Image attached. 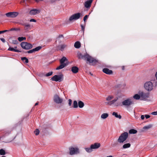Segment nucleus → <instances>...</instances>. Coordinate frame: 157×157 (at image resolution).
<instances>
[{
  "label": "nucleus",
  "instance_id": "f257e3e1",
  "mask_svg": "<svg viewBox=\"0 0 157 157\" xmlns=\"http://www.w3.org/2000/svg\"><path fill=\"white\" fill-rule=\"evenodd\" d=\"M128 133L124 132L121 133L117 139V142L120 143H123L128 137Z\"/></svg>",
  "mask_w": 157,
  "mask_h": 157
},
{
  "label": "nucleus",
  "instance_id": "f03ea898",
  "mask_svg": "<svg viewBox=\"0 0 157 157\" xmlns=\"http://www.w3.org/2000/svg\"><path fill=\"white\" fill-rule=\"evenodd\" d=\"M118 99V98L117 97L116 98L112 101L105 102V104L107 105L110 106L114 105V106L117 107L120 105V103L118 102L115 103V102L117 101Z\"/></svg>",
  "mask_w": 157,
  "mask_h": 157
},
{
  "label": "nucleus",
  "instance_id": "7ed1b4c3",
  "mask_svg": "<svg viewBox=\"0 0 157 157\" xmlns=\"http://www.w3.org/2000/svg\"><path fill=\"white\" fill-rule=\"evenodd\" d=\"M86 60L89 62V64L91 65H94L98 62L97 60L89 55H88Z\"/></svg>",
  "mask_w": 157,
  "mask_h": 157
},
{
  "label": "nucleus",
  "instance_id": "20e7f679",
  "mask_svg": "<svg viewBox=\"0 0 157 157\" xmlns=\"http://www.w3.org/2000/svg\"><path fill=\"white\" fill-rule=\"evenodd\" d=\"M82 16V14L81 13H78L71 16L69 17V20L70 21L76 20L79 19Z\"/></svg>",
  "mask_w": 157,
  "mask_h": 157
},
{
  "label": "nucleus",
  "instance_id": "39448f33",
  "mask_svg": "<svg viewBox=\"0 0 157 157\" xmlns=\"http://www.w3.org/2000/svg\"><path fill=\"white\" fill-rule=\"evenodd\" d=\"M133 104V101L130 98H128L122 102V105L126 107H128Z\"/></svg>",
  "mask_w": 157,
  "mask_h": 157
},
{
  "label": "nucleus",
  "instance_id": "423d86ee",
  "mask_svg": "<svg viewBox=\"0 0 157 157\" xmlns=\"http://www.w3.org/2000/svg\"><path fill=\"white\" fill-rule=\"evenodd\" d=\"M21 45L23 49L28 50L31 48L33 47L32 45L26 42H22Z\"/></svg>",
  "mask_w": 157,
  "mask_h": 157
},
{
  "label": "nucleus",
  "instance_id": "0eeeda50",
  "mask_svg": "<svg viewBox=\"0 0 157 157\" xmlns=\"http://www.w3.org/2000/svg\"><path fill=\"white\" fill-rule=\"evenodd\" d=\"M63 75L62 74H61L59 75H54L52 78L51 79L52 81L60 82L63 80Z\"/></svg>",
  "mask_w": 157,
  "mask_h": 157
},
{
  "label": "nucleus",
  "instance_id": "6e6552de",
  "mask_svg": "<svg viewBox=\"0 0 157 157\" xmlns=\"http://www.w3.org/2000/svg\"><path fill=\"white\" fill-rule=\"evenodd\" d=\"M144 87L145 89L148 91L153 89V85L151 82H147L144 84Z\"/></svg>",
  "mask_w": 157,
  "mask_h": 157
},
{
  "label": "nucleus",
  "instance_id": "1a4fd4ad",
  "mask_svg": "<svg viewBox=\"0 0 157 157\" xmlns=\"http://www.w3.org/2000/svg\"><path fill=\"white\" fill-rule=\"evenodd\" d=\"M54 101L57 104H60L63 101V99L60 98L57 94L54 95L53 98Z\"/></svg>",
  "mask_w": 157,
  "mask_h": 157
},
{
  "label": "nucleus",
  "instance_id": "9d476101",
  "mask_svg": "<svg viewBox=\"0 0 157 157\" xmlns=\"http://www.w3.org/2000/svg\"><path fill=\"white\" fill-rule=\"evenodd\" d=\"M18 14L17 12H13L7 13L6 14V16L9 17L14 18L17 17Z\"/></svg>",
  "mask_w": 157,
  "mask_h": 157
},
{
  "label": "nucleus",
  "instance_id": "9b49d317",
  "mask_svg": "<svg viewBox=\"0 0 157 157\" xmlns=\"http://www.w3.org/2000/svg\"><path fill=\"white\" fill-rule=\"evenodd\" d=\"M139 94L140 96V98L143 100H145L149 97V93H146L143 92H139Z\"/></svg>",
  "mask_w": 157,
  "mask_h": 157
},
{
  "label": "nucleus",
  "instance_id": "f8f14e48",
  "mask_svg": "<svg viewBox=\"0 0 157 157\" xmlns=\"http://www.w3.org/2000/svg\"><path fill=\"white\" fill-rule=\"evenodd\" d=\"M70 154L71 155H73L74 154H77L79 153L78 149L77 148H74L71 147L69 148Z\"/></svg>",
  "mask_w": 157,
  "mask_h": 157
},
{
  "label": "nucleus",
  "instance_id": "ddd939ff",
  "mask_svg": "<svg viewBox=\"0 0 157 157\" xmlns=\"http://www.w3.org/2000/svg\"><path fill=\"white\" fill-rule=\"evenodd\" d=\"M67 47V45L64 44H61L56 46L57 50L63 51Z\"/></svg>",
  "mask_w": 157,
  "mask_h": 157
},
{
  "label": "nucleus",
  "instance_id": "4468645a",
  "mask_svg": "<svg viewBox=\"0 0 157 157\" xmlns=\"http://www.w3.org/2000/svg\"><path fill=\"white\" fill-rule=\"evenodd\" d=\"M88 55L87 54L82 55L81 53H78V56L79 59H83L86 60Z\"/></svg>",
  "mask_w": 157,
  "mask_h": 157
},
{
  "label": "nucleus",
  "instance_id": "2eb2a0df",
  "mask_svg": "<svg viewBox=\"0 0 157 157\" xmlns=\"http://www.w3.org/2000/svg\"><path fill=\"white\" fill-rule=\"evenodd\" d=\"M42 48V47L39 46L34 48L30 50L27 52L29 53H32L38 51L40 50Z\"/></svg>",
  "mask_w": 157,
  "mask_h": 157
},
{
  "label": "nucleus",
  "instance_id": "dca6fc26",
  "mask_svg": "<svg viewBox=\"0 0 157 157\" xmlns=\"http://www.w3.org/2000/svg\"><path fill=\"white\" fill-rule=\"evenodd\" d=\"M102 71L108 75H112L113 73V71L112 70H110L107 68H104L102 69Z\"/></svg>",
  "mask_w": 157,
  "mask_h": 157
},
{
  "label": "nucleus",
  "instance_id": "f3484780",
  "mask_svg": "<svg viewBox=\"0 0 157 157\" xmlns=\"http://www.w3.org/2000/svg\"><path fill=\"white\" fill-rule=\"evenodd\" d=\"M40 11L37 9H33L30 11L29 13L31 15H34L39 13Z\"/></svg>",
  "mask_w": 157,
  "mask_h": 157
},
{
  "label": "nucleus",
  "instance_id": "a211bd4d",
  "mask_svg": "<svg viewBox=\"0 0 157 157\" xmlns=\"http://www.w3.org/2000/svg\"><path fill=\"white\" fill-rule=\"evenodd\" d=\"M93 0H89L86 2L84 3L85 6L86 8H89L90 7Z\"/></svg>",
  "mask_w": 157,
  "mask_h": 157
},
{
  "label": "nucleus",
  "instance_id": "6ab92c4d",
  "mask_svg": "<svg viewBox=\"0 0 157 157\" xmlns=\"http://www.w3.org/2000/svg\"><path fill=\"white\" fill-rule=\"evenodd\" d=\"M92 149H96L100 146V144L99 143H95L94 144H92L91 145Z\"/></svg>",
  "mask_w": 157,
  "mask_h": 157
},
{
  "label": "nucleus",
  "instance_id": "aec40b11",
  "mask_svg": "<svg viewBox=\"0 0 157 157\" xmlns=\"http://www.w3.org/2000/svg\"><path fill=\"white\" fill-rule=\"evenodd\" d=\"M21 25H22L24 26V29H25L27 31L29 30L30 29V25L29 24H21L20 23Z\"/></svg>",
  "mask_w": 157,
  "mask_h": 157
},
{
  "label": "nucleus",
  "instance_id": "412c9836",
  "mask_svg": "<svg viewBox=\"0 0 157 157\" xmlns=\"http://www.w3.org/2000/svg\"><path fill=\"white\" fill-rule=\"evenodd\" d=\"M78 71V68L76 66H74L71 68V71L74 73H77Z\"/></svg>",
  "mask_w": 157,
  "mask_h": 157
},
{
  "label": "nucleus",
  "instance_id": "4be33fe9",
  "mask_svg": "<svg viewBox=\"0 0 157 157\" xmlns=\"http://www.w3.org/2000/svg\"><path fill=\"white\" fill-rule=\"evenodd\" d=\"M67 65L66 63H61L60 65L56 68V70L62 69L66 67Z\"/></svg>",
  "mask_w": 157,
  "mask_h": 157
},
{
  "label": "nucleus",
  "instance_id": "5701e85b",
  "mask_svg": "<svg viewBox=\"0 0 157 157\" xmlns=\"http://www.w3.org/2000/svg\"><path fill=\"white\" fill-rule=\"evenodd\" d=\"M152 127V125L151 124H149L147 126H144L143 129L144 130H147L150 128H151Z\"/></svg>",
  "mask_w": 157,
  "mask_h": 157
},
{
  "label": "nucleus",
  "instance_id": "b1692460",
  "mask_svg": "<svg viewBox=\"0 0 157 157\" xmlns=\"http://www.w3.org/2000/svg\"><path fill=\"white\" fill-rule=\"evenodd\" d=\"M74 47L77 48H79L81 47V44L80 42L77 41L75 42Z\"/></svg>",
  "mask_w": 157,
  "mask_h": 157
},
{
  "label": "nucleus",
  "instance_id": "393cba45",
  "mask_svg": "<svg viewBox=\"0 0 157 157\" xmlns=\"http://www.w3.org/2000/svg\"><path fill=\"white\" fill-rule=\"evenodd\" d=\"M112 115L113 116H114L118 118L119 119H121V116L120 115H118L117 112H113L112 113Z\"/></svg>",
  "mask_w": 157,
  "mask_h": 157
},
{
  "label": "nucleus",
  "instance_id": "a878e982",
  "mask_svg": "<svg viewBox=\"0 0 157 157\" xmlns=\"http://www.w3.org/2000/svg\"><path fill=\"white\" fill-rule=\"evenodd\" d=\"M130 146L131 144L130 143H126L123 145L122 147V148L123 149H126L130 147Z\"/></svg>",
  "mask_w": 157,
  "mask_h": 157
},
{
  "label": "nucleus",
  "instance_id": "bb28decb",
  "mask_svg": "<svg viewBox=\"0 0 157 157\" xmlns=\"http://www.w3.org/2000/svg\"><path fill=\"white\" fill-rule=\"evenodd\" d=\"M20 28H12L10 29V30H8V32H9L10 31H20Z\"/></svg>",
  "mask_w": 157,
  "mask_h": 157
},
{
  "label": "nucleus",
  "instance_id": "cd10ccee",
  "mask_svg": "<svg viewBox=\"0 0 157 157\" xmlns=\"http://www.w3.org/2000/svg\"><path fill=\"white\" fill-rule=\"evenodd\" d=\"M109 115L107 113H103L101 115V118L103 119H105L107 118L108 117Z\"/></svg>",
  "mask_w": 157,
  "mask_h": 157
},
{
  "label": "nucleus",
  "instance_id": "c85d7f7f",
  "mask_svg": "<svg viewBox=\"0 0 157 157\" xmlns=\"http://www.w3.org/2000/svg\"><path fill=\"white\" fill-rule=\"evenodd\" d=\"M84 105V103L82 101H79L78 102V106L80 108H82L83 107Z\"/></svg>",
  "mask_w": 157,
  "mask_h": 157
},
{
  "label": "nucleus",
  "instance_id": "c756f323",
  "mask_svg": "<svg viewBox=\"0 0 157 157\" xmlns=\"http://www.w3.org/2000/svg\"><path fill=\"white\" fill-rule=\"evenodd\" d=\"M137 132V131L136 130L133 129H130L129 131V133L130 134H136Z\"/></svg>",
  "mask_w": 157,
  "mask_h": 157
},
{
  "label": "nucleus",
  "instance_id": "7c9ffc66",
  "mask_svg": "<svg viewBox=\"0 0 157 157\" xmlns=\"http://www.w3.org/2000/svg\"><path fill=\"white\" fill-rule=\"evenodd\" d=\"M133 98L136 100H139L140 98V96L139 94H136L133 96Z\"/></svg>",
  "mask_w": 157,
  "mask_h": 157
},
{
  "label": "nucleus",
  "instance_id": "2f4dec72",
  "mask_svg": "<svg viewBox=\"0 0 157 157\" xmlns=\"http://www.w3.org/2000/svg\"><path fill=\"white\" fill-rule=\"evenodd\" d=\"M21 60L25 63H27L29 62L28 59L25 57H21Z\"/></svg>",
  "mask_w": 157,
  "mask_h": 157
},
{
  "label": "nucleus",
  "instance_id": "473e14b6",
  "mask_svg": "<svg viewBox=\"0 0 157 157\" xmlns=\"http://www.w3.org/2000/svg\"><path fill=\"white\" fill-rule=\"evenodd\" d=\"M67 60V59L65 57H63L62 58V59L60 60V63H64V62Z\"/></svg>",
  "mask_w": 157,
  "mask_h": 157
},
{
  "label": "nucleus",
  "instance_id": "72a5a7b5",
  "mask_svg": "<svg viewBox=\"0 0 157 157\" xmlns=\"http://www.w3.org/2000/svg\"><path fill=\"white\" fill-rule=\"evenodd\" d=\"M8 50L10 51H14L15 52H19V51L18 50L15 49L11 48L10 47L8 49Z\"/></svg>",
  "mask_w": 157,
  "mask_h": 157
},
{
  "label": "nucleus",
  "instance_id": "f704fd0d",
  "mask_svg": "<svg viewBox=\"0 0 157 157\" xmlns=\"http://www.w3.org/2000/svg\"><path fill=\"white\" fill-rule=\"evenodd\" d=\"M113 97L112 95H109L106 98V101H110L113 98Z\"/></svg>",
  "mask_w": 157,
  "mask_h": 157
},
{
  "label": "nucleus",
  "instance_id": "c9c22d12",
  "mask_svg": "<svg viewBox=\"0 0 157 157\" xmlns=\"http://www.w3.org/2000/svg\"><path fill=\"white\" fill-rule=\"evenodd\" d=\"M86 151L88 152H90L92 151V148L90 146V147H87L85 148Z\"/></svg>",
  "mask_w": 157,
  "mask_h": 157
},
{
  "label": "nucleus",
  "instance_id": "e433bc0d",
  "mask_svg": "<svg viewBox=\"0 0 157 157\" xmlns=\"http://www.w3.org/2000/svg\"><path fill=\"white\" fill-rule=\"evenodd\" d=\"M73 106L74 108H77L78 107V103L77 101H74L73 102Z\"/></svg>",
  "mask_w": 157,
  "mask_h": 157
},
{
  "label": "nucleus",
  "instance_id": "4c0bfd02",
  "mask_svg": "<svg viewBox=\"0 0 157 157\" xmlns=\"http://www.w3.org/2000/svg\"><path fill=\"white\" fill-rule=\"evenodd\" d=\"M6 154L5 151L3 149L0 150V155H4Z\"/></svg>",
  "mask_w": 157,
  "mask_h": 157
},
{
  "label": "nucleus",
  "instance_id": "58836bf2",
  "mask_svg": "<svg viewBox=\"0 0 157 157\" xmlns=\"http://www.w3.org/2000/svg\"><path fill=\"white\" fill-rule=\"evenodd\" d=\"M52 73H53V72L52 71L46 74L45 75V76L46 77H48V76L51 75H52Z\"/></svg>",
  "mask_w": 157,
  "mask_h": 157
},
{
  "label": "nucleus",
  "instance_id": "ea45409f",
  "mask_svg": "<svg viewBox=\"0 0 157 157\" xmlns=\"http://www.w3.org/2000/svg\"><path fill=\"white\" fill-rule=\"evenodd\" d=\"M39 130L38 129H36L34 131V133L36 135H39Z\"/></svg>",
  "mask_w": 157,
  "mask_h": 157
},
{
  "label": "nucleus",
  "instance_id": "a19ab883",
  "mask_svg": "<svg viewBox=\"0 0 157 157\" xmlns=\"http://www.w3.org/2000/svg\"><path fill=\"white\" fill-rule=\"evenodd\" d=\"M12 43L14 44H17L18 43V41L17 40H13Z\"/></svg>",
  "mask_w": 157,
  "mask_h": 157
},
{
  "label": "nucleus",
  "instance_id": "79ce46f5",
  "mask_svg": "<svg viewBox=\"0 0 157 157\" xmlns=\"http://www.w3.org/2000/svg\"><path fill=\"white\" fill-rule=\"evenodd\" d=\"M64 38V36L62 35H60L57 38L58 39H62Z\"/></svg>",
  "mask_w": 157,
  "mask_h": 157
},
{
  "label": "nucleus",
  "instance_id": "37998d69",
  "mask_svg": "<svg viewBox=\"0 0 157 157\" xmlns=\"http://www.w3.org/2000/svg\"><path fill=\"white\" fill-rule=\"evenodd\" d=\"M51 40H46V41H44V44L46 45L48 44L49 43L51 42Z\"/></svg>",
  "mask_w": 157,
  "mask_h": 157
},
{
  "label": "nucleus",
  "instance_id": "c03bdc74",
  "mask_svg": "<svg viewBox=\"0 0 157 157\" xmlns=\"http://www.w3.org/2000/svg\"><path fill=\"white\" fill-rule=\"evenodd\" d=\"M8 32V30H4L3 31H0V34L3 33H5L6 32Z\"/></svg>",
  "mask_w": 157,
  "mask_h": 157
},
{
  "label": "nucleus",
  "instance_id": "a18cd8bd",
  "mask_svg": "<svg viewBox=\"0 0 157 157\" xmlns=\"http://www.w3.org/2000/svg\"><path fill=\"white\" fill-rule=\"evenodd\" d=\"M88 16L87 15H85L83 18V20L85 21L88 18Z\"/></svg>",
  "mask_w": 157,
  "mask_h": 157
},
{
  "label": "nucleus",
  "instance_id": "49530a36",
  "mask_svg": "<svg viewBox=\"0 0 157 157\" xmlns=\"http://www.w3.org/2000/svg\"><path fill=\"white\" fill-rule=\"evenodd\" d=\"M68 105L69 106H71L72 104V100L71 99H69L68 100Z\"/></svg>",
  "mask_w": 157,
  "mask_h": 157
},
{
  "label": "nucleus",
  "instance_id": "de8ad7c7",
  "mask_svg": "<svg viewBox=\"0 0 157 157\" xmlns=\"http://www.w3.org/2000/svg\"><path fill=\"white\" fill-rule=\"evenodd\" d=\"M81 26L82 30L84 32L85 29V27L82 25H81Z\"/></svg>",
  "mask_w": 157,
  "mask_h": 157
},
{
  "label": "nucleus",
  "instance_id": "09e8293b",
  "mask_svg": "<svg viewBox=\"0 0 157 157\" xmlns=\"http://www.w3.org/2000/svg\"><path fill=\"white\" fill-rule=\"evenodd\" d=\"M26 38L25 37H19L17 39H26Z\"/></svg>",
  "mask_w": 157,
  "mask_h": 157
},
{
  "label": "nucleus",
  "instance_id": "8fccbe9b",
  "mask_svg": "<svg viewBox=\"0 0 157 157\" xmlns=\"http://www.w3.org/2000/svg\"><path fill=\"white\" fill-rule=\"evenodd\" d=\"M151 114L153 115H157V111L152 112Z\"/></svg>",
  "mask_w": 157,
  "mask_h": 157
},
{
  "label": "nucleus",
  "instance_id": "3c124183",
  "mask_svg": "<svg viewBox=\"0 0 157 157\" xmlns=\"http://www.w3.org/2000/svg\"><path fill=\"white\" fill-rule=\"evenodd\" d=\"M145 117H146V119H148L150 117V115H145Z\"/></svg>",
  "mask_w": 157,
  "mask_h": 157
},
{
  "label": "nucleus",
  "instance_id": "603ef678",
  "mask_svg": "<svg viewBox=\"0 0 157 157\" xmlns=\"http://www.w3.org/2000/svg\"><path fill=\"white\" fill-rule=\"evenodd\" d=\"M30 21V22H36V20H35V19H31Z\"/></svg>",
  "mask_w": 157,
  "mask_h": 157
},
{
  "label": "nucleus",
  "instance_id": "864d4df0",
  "mask_svg": "<svg viewBox=\"0 0 157 157\" xmlns=\"http://www.w3.org/2000/svg\"><path fill=\"white\" fill-rule=\"evenodd\" d=\"M144 117H145V116H144V115H142L141 116V119L142 120H143L144 119Z\"/></svg>",
  "mask_w": 157,
  "mask_h": 157
},
{
  "label": "nucleus",
  "instance_id": "5fc2aeb1",
  "mask_svg": "<svg viewBox=\"0 0 157 157\" xmlns=\"http://www.w3.org/2000/svg\"><path fill=\"white\" fill-rule=\"evenodd\" d=\"M25 0H22L21 2L20 3H24L25 2Z\"/></svg>",
  "mask_w": 157,
  "mask_h": 157
},
{
  "label": "nucleus",
  "instance_id": "6e6d98bb",
  "mask_svg": "<svg viewBox=\"0 0 157 157\" xmlns=\"http://www.w3.org/2000/svg\"><path fill=\"white\" fill-rule=\"evenodd\" d=\"M155 76L156 78V80H157V72L155 74Z\"/></svg>",
  "mask_w": 157,
  "mask_h": 157
},
{
  "label": "nucleus",
  "instance_id": "4d7b16f0",
  "mask_svg": "<svg viewBox=\"0 0 157 157\" xmlns=\"http://www.w3.org/2000/svg\"><path fill=\"white\" fill-rule=\"evenodd\" d=\"M117 86L119 87H121V84H118Z\"/></svg>",
  "mask_w": 157,
  "mask_h": 157
},
{
  "label": "nucleus",
  "instance_id": "13d9d810",
  "mask_svg": "<svg viewBox=\"0 0 157 157\" xmlns=\"http://www.w3.org/2000/svg\"><path fill=\"white\" fill-rule=\"evenodd\" d=\"M38 102H37L35 103V106H36V105H38Z\"/></svg>",
  "mask_w": 157,
  "mask_h": 157
},
{
  "label": "nucleus",
  "instance_id": "bf43d9fd",
  "mask_svg": "<svg viewBox=\"0 0 157 157\" xmlns=\"http://www.w3.org/2000/svg\"><path fill=\"white\" fill-rule=\"evenodd\" d=\"M3 43H4L5 42V40H1Z\"/></svg>",
  "mask_w": 157,
  "mask_h": 157
},
{
  "label": "nucleus",
  "instance_id": "052dcab7",
  "mask_svg": "<svg viewBox=\"0 0 157 157\" xmlns=\"http://www.w3.org/2000/svg\"><path fill=\"white\" fill-rule=\"evenodd\" d=\"M107 157H113V156L112 155H109V156H107Z\"/></svg>",
  "mask_w": 157,
  "mask_h": 157
},
{
  "label": "nucleus",
  "instance_id": "680f3d73",
  "mask_svg": "<svg viewBox=\"0 0 157 157\" xmlns=\"http://www.w3.org/2000/svg\"><path fill=\"white\" fill-rule=\"evenodd\" d=\"M18 40L20 41V42H21V41H22V40Z\"/></svg>",
  "mask_w": 157,
  "mask_h": 157
},
{
  "label": "nucleus",
  "instance_id": "e2e57ef3",
  "mask_svg": "<svg viewBox=\"0 0 157 157\" xmlns=\"http://www.w3.org/2000/svg\"><path fill=\"white\" fill-rule=\"evenodd\" d=\"M122 69L123 70H124V66H123V67H122Z\"/></svg>",
  "mask_w": 157,
  "mask_h": 157
},
{
  "label": "nucleus",
  "instance_id": "0e129e2a",
  "mask_svg": "<svg viewBox=\"0 0 157 157\" xmlns=\"http://www.w3.org/2000/svg\"><path fill=\"white\" fill-rule=\"evenodd\" d=\"M11 132V131H10L9 132H8V134H9Z\"/></svg>",
  "mask_w": 157,
  "mask_h": 157
},
{
  "label": "nucleus",
  "instance_id": "69168bd1",
  "mask_svg": "<svg viewBox=\"0 0 157 157\" xmlns=\"http://www.w3.org/2000/svg\"><path fill=\"white\" fill-rule=\"evenodd\" d=\"M14 48H17V46L15 47H14Z\"/></svg>",
  "mask_w": 157,
  "mask_h": 157
},
{
  "label": "nucleus",
  "instance_id": "338daca9",
  "mask_svg": "<svg viewBox=\"0 0 157 157\" xmlns=\"http://www.w3.org/2000/svg\"><path fill=\"white\" fill-rule=\"evenodd\" d=\"M2 157H6L5 156H2Z\"/></svg>",
  "mask_w": 157,
  "mask_h": 157
},
{
  "label": "nucleus",
  "instance_id": "774afa93",
  "mask_svg": "<svg viewBox=\"0 0 157 157\" xmlns=\"http://www.w3.org/2000/svg\"><path fill=\"white\" fill-rule=\"evenodd\" d=\"M0 39L2 40V39H3V38H2V39Z\"/></svg>",
  "mask_w": 157,
  "mask_h": 157
}]
</instances>
